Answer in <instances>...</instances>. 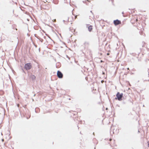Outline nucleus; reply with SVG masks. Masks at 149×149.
<instances>
[{
  "label": "nucleus",
  "instance_id": "f257e3e1",
  "mask_svg": "<svg viewBox=\"0 0 149 149\" xmlns=\"http://www.w3.org/2000/svg\"><path fill=\"white\" fill-rule=\"evenodd\" d=\"M123 96V94L122 93L120 94L119 92H118L116 94V96L117 97V99L119 101H121L122 100V98Z\"/></svg>",
  "mask_w": 149,
  "mask_h": 149
},
{
  "label": "nucleus",
  "instance_id": "f03ea898",
  "mask_svg": "<svg viewBox=\"0 0 149 149\" xmlns=\"http://www.w3.org/2000/svg\"><path fill=\"white\" fill-rule=\"evenodd\" d=\"M31 67L30 63H27L25 64L24 66L26 70L30 69Z\"/></svg>",
  "mask_w": 149,
  "mask_h": 149
},
{
  "label": "nucleus",
  "instance_id": "7ed1b4c3",
  "mask_svg": "<svg viewBox=\"0 0 149 149\" xmlns=\"http://www.w3.org/2000/svg\"><path fill=\"white\" fill-rule=\"evenodd\" d=\"M57 76L58 77L60 78H61L63 77V74L61 72L58 70L57 72Z\"/></svg>",
  "mask_w": 149,
  "mask_h": 149
},
{
  "label": "nucleus",
  "instance_id": "20e7f679",
  "mask_svg": "<svg viewBox=\"0 0 149 149\" xmlns=\"http://www.w3.org/2000/svg\"><path fill=\"white\" fill-rule=\"evenodd\" d=\"M84 45L85 49H87L89 46V43L88 42H85L84 43Z\"/></svg>",
  "mask_w": 149,
  "mask_h": 149
},
{
  "label": "nucleus",
  "instance_id": "39448f33",
  "mask_svg": "<svg viewBox=\"0 0 149 149\" xmlns=\"http://www.w3.org/2000/svg\"><path fill=\"white\" fill-rule=\"evenodd\" d=\"M113 23L115 25H118L121 23L120 21L117 19L113 21Z\"/></svg>",
  "mask_w": 149,
  "mask_h": 149
},
{
  "label": "nucleus",
  "instance_id": "423d86ee",
  "mask_svg": "<svg viewBox=\"0 0 149 149\" xmlns=\"http://www.w3.org/2000/svg\"><path fill=\"white\" fill-rule=\"evenodd\" d=\"M92 26L90 25L88 27V30L89 31H91L92 30L93 28Z\"/></svg>",
  "mask_w": 149,
  "mask_h": 149
},
{
  "label": "nucleus",
  "instance_id": "0eeeda50",
  "mask_svg": "<svg viewBox=\"0 0 149 149\" xmlns=\"http://www.w3.org/2000/svg\"><path fill=\"white\" fill-rule=\"evenodd\" d=\"M31 77L33 80H35L36 78V76L33 75H31Z\"/></svg>",
  "mask_w": 149,
  "mask_h": 149
},
{
  "label": "nucleus",
  "instance_id": "6e6552de",
  "mask_svg": "<svg viewBox=\"0 0 149 149\" xmlns=\"http://www.w3.org/2000/svg\"><path fill=\"white\" fill-rule=\"evenodd\" d=\"M69 19H70V18L69 17H67V21H68V22H71L72 21V20H70V21H69Z\"/></svg>",
  "mask_w": 149,
  "mask_h": 149
},
{
  "label": "nucleus",
  "instance_id": "1a4fd4ad",
  "mask_svg": "<svg viewBox=\"0 0 149 149\" xmlns=\"http://www.w3.org/2000/svg\"><path fill=\"white\" fill-rule=\"evenodd\" d=\"M77 15H76V16H75V19H76V18L77 17Z\"/></svg>",
  "mask_w": 149,
  "mask_h": 149
},
{
  "label": "nucleus",
  "instance_id": "9d476101",
  "mask_svg": "<svg viewBox=\"0 0 149 149\" xmlns=\"http://www.w3.org/2000/svg\"><path fill=\"white\" fill-rule=\"evenodd\" d=\"M63 22L64 23L65 22V20H63Z\"/></svg>",
  "mask_w": 149,
  "mask_h": 149
},
{
  "label": "nucleus",
  "instance_id": "9b49d317",
  "mask_svg": "<svg viewBox=\"0 0 149 149\" xmlns=\"http://www.w3.org/2000/svg\"><path fill=\"white\" fill-rule=\"evenodd\" d=\"M148 147H149V143H148Z\"/></svg>",
  "mask_w": 149,
  "mask_h": 149
},
{
  "label": "nucleus",
  "instance_id": "f8f14e48",
  "mask_svg": "<svg viewBox=\"0 0 149 149\" xmlns=\"http://www.w3.org/2000/svg\"><path fill=\"white\" fill-rule=\"evenodd\" d=\"M57 3H55H55L56 4H57Z\"/></svg>",
  "mask_w": 149,
  "mask_h": 149
},
{
  "label": "nucleus",
  "instance_id": "ddd939ff",
  "mask_svg": "<svg viewBox=\"0 0 149 149\" xmlns=\"http://www.w3.org/2000/svg\"><path fill=\"white\" fill-rule=\"evenodd\" d=\"M103 62V61H102V60H101V62Z\"/></svg>",
  "mask_w": 149,
  "mask_h": 149
},
{
  "label": "nucleus",
  "instance_id": "4468645a",
  "mask_svg": "<svg viewBox=\"0 0 149 149\" xmlns=\"http://www.w3.org/2000/svg\"><path fill=\"white\" fill-rule=\"evenodd\" d=\"M127 70H129V68H127Z\"/></svg>",
  "mask_w": 149,
  "mask_h": 149
},
{
  "label": "nucleus",
  "instance_id": "2eb2a0df",
  "mask_svg": "<svg viewBox=\"0 0 149 149\" xmlns=\"http://www.w3.org/2000/svg\"><path fill=\"white\" fill-rule=\"evenodd\" d=\"M106 109V110H107L108 109V108H107Z\"/></svg>",
  "mask_w": 149,
  "mask_h": 149
},
{
  "label": "nucleus",
  "instance_id": "dca6fc26",
  "mask_svg": "<svg viewBox=\"0 0 149 149\" xmlns=\"http://www.w3.org/2000/svg\"><path fill=\"white\" fill-rule=\"evenodd\" d=\"M87 1H89V0H87Z\"/></svg>",
  "mask_w": 149,
  "mask_h": 149
},
{
  "label": "nucleus",
  "instance_id": "f3484780",
  "mask_svg": "<svg viewBox=\"0 0 149 149\" xmlns=\"http://www.w3.org/2000/svg\"><path fill=\"white\" fill-rule=\"evenodd\" d=\"M111 139H110V140L111 141Z\"/></svg>",
  "mask_w": 149,
  "mask_h": 149
},
{
  "label": "nucleus",
  "instance_id": "a211bd4d",
  "mask_svg": "<svg viewBox=\"0 0 149 149\" xmlns=\"http://www.w3.org/2000/svg\"><path fill=\"white\" fill-rule=\"evenodd\" d=\"M91 12L92 13V11H91Z\"/></svg>",
  "mask_w": 149,
  "mask_h": 149
},
{
  "label": "nucleus",
  "instance_id": "6ab92c4d",
  "mask_svg": "<svg viewBox=\"0 0 149 149\" xmlns=\"http://www.w3.org/2000/svg\"><path fill=\"white\" fill-rule=\"evenodd\" d=\"M122 13V14H123V12Z\"/></svg>",
  "mask_w": 149,
  "mask_h": 149
},
{
  "label": "nucleus",
  "instance_id": "aec40b11",
  "mask_svg": "<svg viewBox=\"0 0 149 149\" xmlns=\"http://www.w3.org/2000/svg\"><path fill=\"white\" fill-rule=\"evenodd\" d=\"M1 41H0V42H1Z\"/></svg>",
  "mask_w": 149,
  "mask_h": 149
},
{
  "label": "nucleus",
  "instance_id": "412c9836",
  "mask_svg": "<svg viewBox=\"0 0 149 149\" xmlns=\"http://www.w3.org/2000/svg\"><path fill=\"white\" fill-rule=\"evenodd\" d=\"M93 140H95V139H93Z\"/></svg>",
  "mask_w": 149,
  "mask_h": 149
},
{
  "label": "nucleus",
  "instance_id": "4be33fe9",
  "mask_svg": "<svg viewBox=\"0 0 149 149\" xmlns=\"http://www.w3.org/2000/svg\"><path fill=\"white\" fill-rule=\"evenodd\" d=\"M149 75V72H148V75Z\"/></svg>",
  "mask_w": 149,
  "mask_h": 149
}]
</instances>
